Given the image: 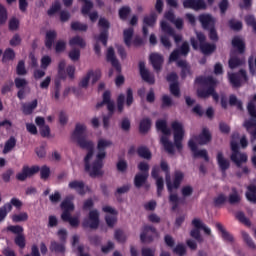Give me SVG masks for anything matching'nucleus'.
Returning a JSON list of instances; mask_svg holds the SVG:
<instances>
[{
  "instance_id": "680f3d73",
  "label": "nucleus",
  "mask_w": 256,
  "mask_h": 256,
  "mask_svg": "<svg viewBox=\"0 0 256 256\" xmlns=\"http://www.w3.org/2000/svg\"><path fill=\"white\" fill-rule=\"evenodd\" d=\"M13 59H15V51L11 48H7L4 51L2 61H13Z\"/></svg>"
},
{
  "instance_id": "f257e3e1",
  "label": "nucleus",
  "mask_w": 256,
  "mask_h": 256,
  "mask_svg": "<svg viewBox=\"0 0 256 256\" xmlns=\"http://www.w3.org/2000/svg\"><path fill=\"white\" fill-rule=\"evenodd\" d=\"M72 139L77 143L80 149H86V151H88L84 158L85 172L89 173L90 177H99L103 175V171H101V169H103V159L107 157L105 149L111 147L113 142L105 139H100L98 141V153L96 155V160L92 163L91 167V159H93V153H95V145L93 144V141L87 140V126L85 124L77 123L72 133Z\"/></svg>"
},
{
  "instance_id": "f03ea898",
  "label": "nucleus",
  "mask_w": 256,
  "mask_h": 256,
  "mask_svg": "<svg viewBox=\"0 0 256 256\" xmlns=\"http://www.w3.org/2000/svg\"><path fill=\"white\" fill-rule=\"evenodd\" d=\"M183 179H185V174L180 170H176L174 172L172 182H171V176L166 178V187L169 193L168 201L171 205V211L178 210L179 205L183 203V199L180 198L177 193H173V189H179L181 187V183H183Z\"/></svg>"
},
{
  "instance_id": "f8f14e48",
  "label": "nucleus",
  "mask_w": 256,
  "mask_h": 256,
  "mask_svg": "<svg viewBox=\"0 0 256 256\" xmlns=\"http://www.w3.org/2000/svg\"><path fill=\"white\" fill-rule=\"evenodd\" d=\"M98 26L100 27V34L96 39L97 41L102 42L104 47H107V41H109V28L111 27V24L107 19L100 18Z\"/></svg>"
},
{
  "instance_id": "e2e57ef3",
  "label": "nucleus",
  "mask_w": 256,
  "mask_h": 256,
  "mask_svg": "<svg viewBox=\"0 0 256 256\" xmlns=\"http://www.w3.org/2000/svg\"><path fill=\"white\" fill-rule=\"evenodd\" d=\"M114 239H116L118 243H125V241H127V237L125 236V233L121 229L115 230Z\"/></svg>"
},
{
  "instance_id": "20e7f679",
  "label": "nucleus",
  "mask_w": 256,
  "mask_h": 256,
  "mask_svg": "<svg viewBox=\"0 0 256 256\" xmlns=\"http://www.w3.org/2000/svg\"><path fill=\"white\" fill-rule=\"evenodd\" d=\"M195 83L206 87L197 90V96L200 99H209L213 93V89H216L217 87V80L213 78V76H198L195 79Z\"/></svg>"
},
{
  "instance_id": "7c9ffc66",
  "label": "nucleus",
  "mask_w": 256,
  "mask_h": 256,
  "mask_svg": "<svg viewBox=\"0 0 256 256\" xmlns=\"http://www.w3.org/2000/svg\"><path fill=\"white\" fill-rule=\"evenodd\" d=\"M147 179H149V174L138 173L134 177V185L137 189H141L142 185L147 183Z\"/></svg>"
},
{
  "instance_id": "4468645a",
  "label": "nucleus",
  "mask_w": 256,
  "mask_h": 256,
  "mask_svg": "<svg viewBox=\"0 0 256 256\" xmlns=\"http://www.w3.org/2000/svg\"><path fill=\"white\" fill-rule=\"evenodd\" d=\"M103 105L107 106V110L110 115H114L115 113V102L111 100V91L106 90L102 95V101L96 104V109H101Z\"/></svg>"
},
{
  "instance_id": "dca6fc26",
  "label": "nucleus",
  "mask_w": 256,
  "mask_h": 256,
  "mask_svg": "<svg viewBox=\"0 0 256 256\" xmlns=\"http://www.w3.org/2000/svg\"><path fill=\"white\" fill-rule=\"evenodd\" d=\"M39 166L29 167L27 165L23 166L22 171L16 174L17 181H27L28 177H33L36 173H39Z\"/></svg>"
},
{
  "instance_id": "8fccbe9b",
  "label": "nucleus",
  "mask_w": 256,
  "mask_h": 256,
  "mask_svg": "<svg viewBox=\"0 0 256 256\" xmlns=\"http://www.w3.org/2000/svg\"><path fill=\"white\" fill-rule=\"evenodd\" d=\"M87 29H89V26L87 24H83L79 21H74V22L71 23V30L72 31L85 32V31H87Z\"/></svg>"
},
{
  "instance_id": "c9c22d12",
  "label": "nucleus",
  "mask_w": 256,
  "mask_h": 256,
  "mask_svg": "<svg viewBox=\"0 0 256 256\" xmlns=\"http://www.w3.org/2000/svg\"><path fill=\"white\" fill-rule=\"evenodd\" d=\"M192 225L195 227V229H203L204 233L206 235H211V228L207 227L203 221H201V219L199 218H194L192 220Z\"/></svg>"
},
{
  "instance_id": "c756f323",
  "label": "nucleus",
  "mask_w": 256,
  "mask_h": 256,
  "mask_svg": "<svg viewBox=\"0 0 256 256\" xmlns=\"http://www.w3.org/2000/svg\"><path fill=\"white\" fill-rule=\"evenodd\" d=\"M38 105L37 99H34L32 102L22 104V113L24 115H33L36 107Z\"/></svg>"
},
{
  "instance_id": "ddd939ff",
  "label": "nucleus",
  "mask_w": 256,
  "mask_h": 256,
  "mask_svg": "<svg viewBox=\"0 0 256 256\" xmlns=\"http://www.w3.org/2000/svg\"><path fill=\"white\" fill-rule=\"evenodd\" d=\"M157 237H159V232L152 225H145L142 228V233L140 234V241L142 243H152Z\"/></svg>"
},
{
  "instance_id": "c03bdc74",
  "label": "nucleus",
  "mask_w": 256,
  "mask_h": 256,
  "mask_svg": "<svg viewBox=\"0 0 256 256\" xmlns=\"http://www.w3.org/2000/svg\"><path fill=\"white\" fill-rule=\"evenodd\" d=\"M232 192L233 193L228 197V203H230V205H237V203H241V196H239L237 189L232 188Z\"/></svg>"
},
{
  "instance_id": "6e6d98bb",
  "label": "nucleus",
  "mask_w": 256,
  "mask_h": 256,
  "mask_svg": "<svg viewBox=\"0 0 256 256\" xmlns=\"http://www.w3.org/2000/svg\"><path fill=\"white\" fill-rule=\"evenodd\" d=\"M236 219L246 225V227H251V220L245 216V213L239 211L236 213Z\"/></svg>"
},
{
  "instance_id": "6ab92c4d",
  "label": "nucleus",
  "mask_w": 256,
  "mask_h": 256,
  "mask_svg": "<svg viewBox=\"0 0 256 256\" xmlns=\"http://www.w3.org/2000/svg\"><path fill=\"white\" fill-rule=\"evenodd\" d=\"M102 211H104V213H110V215L107 214L105 216L106 225L111 228L115 227V223H117V211L111 206H104Z\"/></svg>"
},
{
  "instance_id": "49530a36",
  "label": "nucleus",
  "mask_w": 256,
  "mask_h": 256,
  "mask_svg": "<svg viewBox=\"0 0 256 256\" xmlns=\"http://www.w3.org/2000/svg\"><path fill=\"white\" fill-rule=\"evenodd\" d=\"M119 18L121 21H127V17L131 15V7L129 6H122L118 11Z\"/></svg>"
},
{
  "instance_id": "4c0bfd02",
  "label": "nucleus",
  "mask_w": 256,
  "mask_h": 256,
  "mask_svg": "<svg viewBox=\"0 0 256 256\" xmlns=\"http://www.w3.org/2000/svg\"><path fill=\"white\" fill-rule=\"evenodd\" d=\"M137 155L141 157V159H146L147 161L151 160L153 155L151 154V150L146 146H140L137 148Z\"/></svg>"
},
{
  "instance_id": "4be33fe9",
  "label": "nucleus",
  "mask_w": 256,
  "mask_h": 256,
  "mask_svg": "<svg viewBox=\"0 0 256 256\" xmlns=\"http://www.w3.org/2000/svg\"><path fill=\"white\" fill-rule=\"evenodd\" d=\"M106 61L108 63H111L112 67L116 69L117 73H121V64L119 63V60H117V57L115 56V50L113 47H109L106 54Z\"/></svg>"
},
{
  "instance_id": "6e6552de",
  "label": "nucleus",
  "mask_w": 256,
  "mask_h": 256,
  "mask_svg": "<svg viewBox=\"0 0 256 256\" xmlns=\"http://www.w3.org/2000/svg\"><path fill=\"white\" fill-rule=\"evenodd\" d=\"M3 231L6 233H12V235H16L14 238V243L19 247V249H23L27 245V241L25 240V229L21 225H9Z\"/></svg>"
},
{
  "instance_id": "f704fd0d",
  "label": "nucleus",
  "mask_w": 256,
  "mask_h": 256,
  "mask_svg": "<svg viewBox=\"0 0 256 256\" xmlns=\"http://www.w3.org/2000/svg\"><path fill=\"white\" fill-rule=\"evenodd\" d=\"M69 188L77 191L79 195H85V183L82 181H72L69 183Z\"/></svg>"
},
{
  "instance_id": "e433bc0d",
  "label": "nucleus",
  "mask_w": 256,
  "mask_h": 256,
  "mask_svg": "<svg viewBox=\"0 0 256 256\" xmlns=\"http://www.w3.org/2000/svg\"><path fill=\"white\" fill-rule=\"evenodd\" d=\"M232 46L234 47V49H237L238 53H245V42H243L241 38H239V36H235L232 39Z\"/></svg>"
},
{
  "instance_id": "09e8293b",
  "label": "nucleus",
  "mask_w": 256,
  "mask_h": 256,
  "mask_svg": "<svg viewBox=\"0 0 256 256\" xmlns=\"http://www.w3.org/2000/svg\"><path fill=\"white\" fill-rule=\"evenodd\" d=\"M242 235V239L244 241V243H246V245L250 248V249H256V245L255 242L253 241V239L251 238V236H249V233L242 231L241 232Z\"/></svg>"
},
{
  "instance_id": "f3484780",
  "label": "nucleus",
  "mask_w": 256,
  "mask_h": 256,
  "mask_svg": "<svg viewBox=\"0 0 256 256\" xmlns=\"http://www.w3.org/2000/svg\"><path fill=\"white\" fill-rule=\"evenodd\" d=\"M160 27H161V30L163 31V33H166V35L173 37L176 45H179V43H181V41H183V36L175 33V29H173V27H171V25H169V23H167L165 21H161Z\"/></svg>"
},
{
  "instance_id": "bb28decb",
  "label": "nucleus",
  "mask_w": 256,
  "mask_h": 256,
  "mask_svg": "<svg viewBox=\"0 0 256 256\" xmlns=\"http://www.w3.org/2000/svg\"><path fill=\"white\" fill-rule=\"evenodd\" d=\"M150 63L153 69H155L159 73L163 65V57L160 54L153 53L150 55Z\"/></svg>"
},
{
  "instance_id": "a878e982",
  "label": "nucleus",
  "mask_w": 256,
  "mask_h": 256,
  "mask_svg": "<svg viewBox=\"0 0 256 256\" xmlns=\"http://www.w3.org/2000/svg\"><path fill=\"white\" fill-rule=\"evenodd\" d=\"M55 39H57V32L55 30H48L45 35L44 44L46 49L51 51L53 49V44L55 43Z\"/></svg>"
},
{
  "instance_id": "412c9836",
  "label": "nucleus",
  "mask_w": 256,
  "mask_h": 256,
  "mask_svg": "<svg viewBox=\"0 0 256 256\" xmlns=\"http://www.w3.org/2000/svg\"><path fill=\"white\" fill-rule=\"evenodd\" d=\"M138 67H139L140 77H142L143 81H145L146 83H149V85H155V77L151 75V72H149L148 69H146L145 62L140 61Z\"/></svg>"
},
{
  "instance_id": "c85d7f7f",
  "label": "nucleus",
  "mask_w": 256,
  "mask_h": 256,
  "mask_svg": "<svg viewBox=\"0 0 256 256\" xmlns=\"http://www.w3.org/2000/svg\"><path fill=\"white\" fill-rule=\"evenodd\" d=\"M216 229L221 233V237L223 241H226L227 243H233L235 241V238L225 230V227H223V224L216 223Z\"/></svg>"
},
{
  "instance_id": "13d9d810",
  "label": "nucleus",
  "mask_w": 256,
  "mask_h": 256,
  "mask_svg": "<svg viewBox=\"0 0 256 256\" xmlns=\"http://www.w3.org/2000/svg\"><path fill=\"white\" fill-rule=\"evenodd\" d=\"M69 59L73 61L74 63L79 61L81 59V50L77 48H73L69 53H68Z\"/></svg>"
},
{
  "instance_id": "774afa93",
  "label": "nucleus",
  "mask_w": 256,
  "mask_h": 256,
  "mask_svg": "<svg viewBox=\"0 0 256 256\" xmlns=\"http://www.w3.org/2000/svg\"><path fill=\"white\" fill-rule=\"evenodd\" d=\"M19 25V19L12 17L8 23L9 31H17V29H19Z\"/></svg>"
},
{
  "instance_id": "864d4df0",
  "label": "nucleus",
  "mask_w": 256,
  "mask_h": 256,
  "mask_svg": "<svg viewBox=\"0 0 256 256\" xmlns=\"http://www.w3.org/2000/svg\"><path fill=\"white\" fill-rule=\"evenodd\" d=\"M11 211V204H4L2 207H0V223L1 221H5V218L9 213H11Z\"/></svg>"
},
{
  "instance_id": "3c124183",
  "label": "nucleus",
  "mask_w": 256,
  "mask_h": 256,
  "mask_svg": "<svg viewBox=\"0 0 256 256\" xmlns=\"http://www.w3.org/2000/svg\"><path fill=\"white\" fill-rule=\"evenodd\" d=\"M59 11H61V2H59V0H56L52 6L50 7V9L47 11V15L49 17H53V15L59 13Z\"/></svg>"
},
{
  "instance_id": "423d86ee",
  "label": "nucleus",
  "mask_w": 256,
  "mask_h": 256,
  "mask_svg": "<svg viewBox=\"0 0 256 256\" xmlns=\"http://www.w3.org/2000/svg\"><path fill=\"white\" fill-rule=\"evenodd\" d=\"M256 94H254L253 98L247 104V111L250 116V120H246L243 124L245 129L249 132L250 129L255 128L253 131H250L252 141L256 140Z\"/></svg>"
},
{
  "instance_id": "0eeeda50",
  "label": "nucleus",
  "mask_w": 256,
  "mask_h": 256,
  "mask_svg": "<svg viewBox=\"0 0 256 256\" xmlns=\"http://www.w3.org/2000/svg\"><path fill=\"white\" fill-rule=\"evenodd\" d=\"M198 21H200L204 31H209L208 37L210 41H219V35L215 28V18H213L211 14H200L198 16Z\"/></svg>"
},
{
  "instance_id": "de8ad7c7",
  "label": "nucleus",
  "mask_w": 256,
  "mask_h": 256,
  "mask_svg": "<svg viewBox=\"0 0 256 256\" xmlns=\"http://www.w3.org/2000/svg\"><path fill=\"white\" fill-rule=\"evenodd\" d=\"M84 4L81 8L82 15H89L91 13V9H93V2L91 0H80Z\"/></svg>"
},
{
  "instance_id": "9b49d317",
  "label": "nucleus",
  "mask_w": 256,
  "mask_h": 256,
  "mask_svg": "<svg viewBox=\"0 0 256 256\" xmlns=\"http://www.w3.org/2000/svg\"><path fill=\"white\" fill-rule=\"evenodd\" d=\"M228 79L230 85H232L234 89H239L243 83H247L249 81L247 71L244 69H240L237 73H228Z\"/></svg>"
},
{
  "instance_id": "cd10ccee",
  "label": "nucleus",
  "mask_w": 256,
  "mask_h": 256,
  "mask_svg": "<svg viewBox=\"0 0 256 256\" xmlns=\"http://www.w3.org/2000/svg\"><path fill=\"white\" fill-rule=\"evenodd\" d=\"M177 66L181 68V72H180L181 79H187V75H191V66L187 64L186 60H178Z\"/></svg>"
},
{
  "instance_id": "0e129e2a",
  "label": "nucleus",
  "mask_w": 256,
  "mask_h": 256,
  "mask_svg": "<svg viewBox=\"0 0 256 256\" xmlns=\"http://www.w3.org/2000/svg\"><path fill=\"white\" fill-rule=\"evenodd\" d=\"M178 51L182 57H187L189 55V51H191V48L189 47V42L184 41L180 48H178Z\"/></svg>"
},
{
  "instance_id": "1a4fd4ad",
  "label": "nucleus",
  "mask_w": 256,
  "mask_h": 256,
  "mask_svg": "<svg viewBox=\"0 0 256 256\" xmlns=\"http://www.w3.org/2000/svg\"><path fill=\"white\" fill-rule=\"evenodd\" d=\"M230 145L232 150L230 159L232 163L236 165V167L241 168V165H243V163H247L248 161L247 154L241 153L239 151V144L237 143V141H231Z\"/></svg>"
},
{
  "instance_id": "2eb2a0df",
  "label": "nucleus",
  "mask_w": 256,
  "mask_h": 256,
  "mask_svg": "<svg viewBox=\"0 0 256 256\" xmlns=\"http://www.w3.org/2000/svg\"><path fill=\"white\" fill-rule=\"evenodd\" d=\"M82 227H84V229H87V227H89L90 229H98L99 228V211L91 210L88 215V220L85 219L83 221Z\"/></svg>"
},
{
  "instance_id": "052dcab7",
  "label": "nucleus",
  "mask_w": 256,
  "mask_h": 256,
  "mask_svg": "<svg viewBox=\"0 0 256 256\" xmlns=\"http://www.w3.org/2000/svg\"><path fill=\"white\" fill-rule=\"evenodd\" d=\"M170 93L174 97H181V88L179 87V82L170 84Z\"/></svg>"
},
{
  "instance_id": "9d476101",
  "label": "nucleus",
  "mask_w": 256,
  "mask_h": 256,
  "mask_svg": "<svg viewBox=\"0 0 256 256\" xmlns=\"http://www.w3.org/2000/svg\"><path fill=\"white\" fill-rule=\"evenodd\" d=\"M171 127L174 132V145L177 151L181 153V151H183V137H185V130L183 129V124L174 121L172 122Z\"/></svg>"
},
{
  "instance_id": "7ed1b4c3",
  "label": "nucleus",
  "mask_w": 256,
  "mask_h": 256,
  "mask_svg": "<svg viewBox=\"0 0 256 256\" xmlns=\"http://www.w3.org/2000/svg\"><path fill=\"white\" fill-rule=\"evenodd\" d=\"M195 35H196V38L195 37L190 38V43L194 51H197L198 49H200L203 55H211L212 53H215L217 46L215 44H211L207 42V36L205 35V33L196 31Z\"/></svg>"
},
{
  "instance_id": "72a5a7b5",
  "label": "nucleus",
  "mask_w": 256,
  "mask_h": 256,
  "mask_svg": "<svg viewBox=\"0 0 256 256\" xmlns=\"http://www.w3.org/2000/svg\"><path fill=\"white\" fill-rule=\"evenodd\" d=\"M49 249L51 253H65V244L63 242L51 241Z\"/></svg>"
},
{
  "instance_id": "b1692460",
  "label": "nucleus",
  "mask_w": 256,
  "mask_h": 256,
  "mask_svg": "<svg viewBox=\"0 0 256 256\" xmlns=\"http://www.w3.org/2000/svg\"><path fill=\"white\" fill-rule=\"evenodd\" d=\"M211 139H213V136H211L209 128H203L202 132L196 136V141L199 145H207V143H211Z\"/></svg>"
},
{
  "instance_id": "79ce46f5",
  "label": "nucleus",
  "mask_w": 256,
  "mask_h": 256,
  "mask_svg": "<svg viewBox=\"0 0 256 256\" xmlns=\"http://www.w3.org/2000/svg\"><path fill=\"white\" fill-rule=\"evenodd\" d=\"M246 199L251 203H256V186L251 184L247 187Z\"/></svg>"
},
{
  "instance_id": "58836bf2",
  "label": "nucleus",
  "mask_w": 256,
  "mask_h": 256,
  "mask_svg": "<svg viewBox=\"0 0 256 256\" xmlns=\"http://www.w3.org/2000/svg\"><path fill=\"white\" fill-rule=\"evenodd\" d=\"M71 211H75V204H73V196L65 197V215H71Z\"/></svg>"
},
{
  "instance_id": "473e14b6",
  "label": "nucleus",
  "mask_w": 256,
  "mask_h": 256,
  "mask_svg": "<svg viewBox=\"0 0 256 256\" xmlns=\"http://www.w3.org/2000/svg\"><path fill=\"white\" fill-rule=\"evenodd\" d=\"M149 129H151V118L144 117L139 124V132L142 134L149 133Z\"/></svg>"
},
{
  "instance_id": "a211bd4d",
  "label": "nucleus",
  "mask_w": 256,
  "mask_h": 256,
  "mask_svg": "<svg viewBox=\"0 0 256 256\" xmlns=\"http://www.w3.org/2000/svg\"><path fill=\"white\" fill-rule=\"evenodd\" d=\"M184 9H192L193 11H201L207 9L205 0H184Z\"/></svg>"
},
{
  "instance_id": "37998d69",
  "label": "nucleus",
  "mask_w": 256,
  "mask_h": 256,
  "mask_svg": "<svg viewBox=\"0 0 256 256\" xmlns=\"http://www.w3.org/2000/svg\"><path fill=\"white\" fill-rule=\"evenodd\" d=\"M13 223H23L29 220V214L27 212H21L19 214H14L11 217Z\"/></svg>"
},
{
  "instance_id": "338daca9",
  "label": "nucleus",
  "mask_w": 256,
  "mask_h": 256,
  "mask_svg": "<svg viewBox=\"0 0 256 256\" xmlns=\"http://www.w3.org/2000/svg\"><path fill=\"white\" fill-rule=\"evenodd\" d=\"M181 195L184 199L187 197H191V195H193V186L191 185L183 186L181 189Z\"/></svg>"
},
{
  "instance_id": "5701e85b",
  "label": "nucleus",
  "mask_w": 256,
  "mask_h": 256,
  "mask_svg": "<svg viewBox=\"0 0 256 256\" xmlns=\"http://www.w3.org/2000/svg\"><path fill=\"white\" fill-rule=\"evenodd\" d=\"M216 161H217V164H218V167H219L221 173H223V175H225V173H227V170L229 169V167H231V162L227 158H225V156L223 155V153L221 151H219L217 153Z\"/></svg>"
},
{
  "instance_id": "2f4dec72",
  "label": "nucleus",
  "mask_w": 256,
  "mask_h": 256,
  "mask_svg": "<svg viewBox=\"0 0 256 256\" xmlns=\"http://www.w3.org/2000/svg\"><path fill=\"white\" fill-rule=\"evenodd\" d=\"M70 47H80L81 49H85L87 47V43L85 42V39H83L81 36H74L69 40Z\"/></svg>"
},
{
  "instance_id": "ea45409f",
  "label": "nucleus",
  "mask_w": 256,
  "mask_h": 256,
  "mask_svg": "<svg viewBox=\"0 0 256 256\" xmlns=\"http://www.w3.org/2000/svg\"><path fill=\"white\" fill-rule=\"evenodd\" d=\"M134 33L135 30L133 29V27L124 30L123 35L126 47H131V40L133 39Z\"/></svg>"
},
{
  "instance_id": "393cba45",
  "label": "nucleus",
  "mask_w": 256,
  "mask_h": 256,
  "mask_svg": "<svg viewBox=\"0 0 256 256\" xmlns=\"http://www.w3.org/2000/svg\"><path fill=\"white\" fill-rule=\"evenodd\" d=\"M65 80V61H61L58 65V75L55 78V89L61 90V81Z\"/></svg>"
},
{
  "instance_id": "69168bd1",
  "label": "nucleus",
  "mask_w": 256,
  "mask_h": 256,
  "mask_svg": "<svg viewBox=\"0 0 256 256\" xmlns=\"http://www.w3.org/2000/svg\"><path fill=\"white\" fill-rule=\"evenodd\" d=\"M14 85L15 84L13 83V80L5 82L4 85L1 88V94L2 95H7V93H11Z\"/></svg>"
},
{
  "instance_id": "5fc2aeb1",
  "label": "nucleus",
  "mask_w": 256,
  "mask_h": 256,
  "mask_svg": "<svg viewBox=\"0 0 256 256\" xmlns=\"http://www.w3.org/2000/svg\"><path fill=\"white\" fill-rule=\"evenodd\" d=\"M7 19H9L7 8H5L3 4H0V25H5V23H7Z\"/></svg>"
},
{
  "instance_id": "aec40b11",
  "label": "nucleus",
  "mask_w": 256,
  "mask_h": 256,
  "mask_svg": "<svg viewBox=\"0 0 256 256\" xmlns=\"http://www.w3.org/2000/svg\"><path fill=\"white\" fill-rule=\"evenodd\" d=\"M155 23H157V14L152 13L149 16H144L142 33L145 37L149 35V28L147 27H155Z\"/></svg>"
},
{
  "instance_id": "39448f33",
  "label": "nucleus",
  "mask_w": 256,
  "mask_h": 256,
  "mask_svg": "<svg viewBox=\"0 0 256 256\" xmlns=\"http://www.w3.org/2000/svg\"><path fill=\"white\" fill-rule=\"evenodd\" d=\"M156 129L163 133L160 138V142L163 145L166 153H169V155H175V145L173 144V142L169 141L168 137L169 135H171V129L167 127V121L158 120L156 122Z\"/></svg>"
},
{
  "instance_id": "603ef678",
  "label": "nucleus",
  "mask_w": 256,
  "mask_h": 256,
  "mask_svg": "<svg viewBox=\"0 0 256 256\" xmlns=\"http://www.w3.org/2000/svg\"><path fill=\"white\" fill-rule=\"evenodd\" d=\"M39 171H40V179H42V181H47V179L51 177V168H49V166L43 165L39 169Z\"/></svg>"
},
{
  "instance_id": "a19ab883",
  "label": "nucleus",
  "mask_w": 256,
  "mask_h": 256,
  "mask_svg": "<svg viewBox=\"0 0 256 256\" xmlns=\"http://www.w3.org/2000/svg\"><path fill=\"white\" fill-rule=\"evenodd\" d=\"M16 145L17 139L14 136H11L4 145L3 153H10V151H13V149H15Z\"/></svg>"
},
{
  "instance_id": "4d7b16f0",
  "label": "nucleus",
  "mask_w": 256,
  "mask_h": 256,
  "mask_svg": "<svg viewBox=\"0 0 256 256\" xmlns=\"http://www.w3.org/2000/svg\"><path fill=\"white\" fill-rule=\"evenodd\" d=\"M228 25L232 31H241L243 29V22L236 21L235 19L229 20Z\"/></svg>"
},
{
  "instance_id": "bf43d9fd",
  "label": "nucleus",
  "mask_w": 256,
  "mask_h": 256,
  "mask_svg": "<svg viewBox=\"0 0 256 256\" xmlns=\"http://www.w3.org/2000/svg\"><path fill=\"white\" fill-rule=\"evenodd\" d=\"M117 111L121 113L125 109V94H119L116 99Z\"/></svg>"
},
{
  "instance_id": "a18cd8bd",
  "label": "nucleus",
  "mask_w": 256,
  "mask_h": 256,
  "mask_svg": "<svg viewBox=\"0 0 256 256\" xmlns=\"http://www.w3.org/2000/svg\"><path fill=\"white\" fill-rule=\"evenodd\" d=\"M226 203H227V197L223 193L218 194L217 197H214L213 199L214 207H223V205Z\"/></svg>"
}]
</instances>
